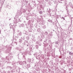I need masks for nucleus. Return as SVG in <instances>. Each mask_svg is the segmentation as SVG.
<instances>
[{
	"label": "nucleus",
	"mask_w": 73,
	"mask_h": 73,
	"mask_svg": "<svg viewBox=\"0 0 73 73\" xmlns=\"http://www.w3.org/2000/svg\"><path fill=\"white\" fill-rule=\"evenodd\" d=\"M7 73H11V71H8Z\"/></svg>",
	"instance_id": "5fc2aeb1"
},
{
	"label": "nucleus",
	"mask_w": 73,
	"mask_h": 73,
	"mask_svg": "<svg viewBox=\"0 0 73 73\" xmlns=\"http://www.w3.org/2000/svg\"><path fill=\"white\" fill-rule=\"evenodd\" d=\"M69 53V54H70V55H71V56H73V52H70Z\"/></svg>",
	"instance_id": "393cba45"
},
{
	"label": "nucleus",
	"mask_w": 73,
	"mask_h": 73,
	"mask_svg": "<svg viewBox=\"0 0 73 73\" xmlns=\"http://www.w3.org/2000/svg\"><path fill=\"white\" fill-rule=\"evenodd\" d=\"M48 21L51 23H52V20H50L49 19L48 20Z\"/></svg>",
	"instance_id": "bb28decb"
},
{
	"label": "nucleus",
	"mask_w": 73,
	"mask_h": 73,
	"mask_svg": "<svg viewBox=\"0 0 73 73\" xmlns=\"http://www.w3.org/2000/svg\"><path fill=\"white\" fill-rule=\"evenodd\" d=\"M44 34L45 35H48V32L45 31Z\"/></svg>",
	"instance_id": "7c9ffc66"
},
{
	"label": "nucleus",
	"mask_w": 73,
	"mask_h": 73,
	"mask_svg": "<svg viewBox=\"0 0 73 73\" xmlns=\"http://www.w3.org/2000/svg\"><path fill=\"white\" fill-rule=\"evenodd\" d=\"M55 43L56 44H58L59 42H58V41H56L55 42Z\"/></svg>",
	"instance_id": "473e14b6"
},
{
	"label": "nucleus",
	"mask_w": 73,
	"mask_h": 73,
	"mask_svg": "<svg viewBox=\"0 0 73 73\" xmlns=\"http://www.w3.org/2000/svg\"><path fill=\"white\" fill-rule=\"evenodd\" d=\"M15 44H16V45H17V42H15Z\"/></svg>",
	"instance_id": "052dcab7"
},
{
	"label": "nucleus",
	"mask_w": 73,
	"mask_h": 73,
	"mask_svg": "<svg viewBox=\"0 0 73 73\" xmlns=\"http://www.w3.org/2000/svg\"><path fill=\"white\" fill-rule=\"evenodd\" d=\"M54 58H56L55 61L56 62H59V56L58 55H56L55 56H54Z\"/></svg>",
	"instance_id": "f03ea898"
},
{
	"label": "nucleus",
	"mask_w": 73,
	"mask_h": 73,
	"mask_svg": "<svg viewBox=\"0 0 73 73\" xmlns=\"http://www.w3.org/2000/svg\"><path fill=\"white\" fill-rule=\"evenodd\" d=\"M40 41H42V39H40Z\"/></svg>",
	"instance_id": "e2e57ef3"
},
{
	"label": "nucleus",
	"mask_w": 73,
	"mask_h": 73,
	"mask_svg": "<svg viewBox=\"0 0 73 73\" xmlns=\"http://www.w3.org/2000/svg\"><path fill=\"white\" fill-rule=\"evenodd\" d=\"M34 58H33L32 60V62H31V63H32V64H33V63H34Z\"/></svg>",
	"instance_id": "cd10ccee"
},
{
	"label": "nucleus",
	"mask_w": 73,
	"mask_h": 73,
	"mask_svg": "<svg viewBox=\"0 0 73 73\" xmlns=\"http://www.w3.org/2000/svg\"><path fill=\"white\" fill-rule=\"evenodd\" d=\"M11 72L12 73H13V72H15V70L14 69H13L11 71Z\"/></svg>",
	"instance_id": "4be33fe9"
},
{
	"label": "nucleus",
	"mask_w": 73,
	"mask_h": 73,
	"mask_svg": "<svg viewBox=\"0 0 73 73\" xmlns=\"http://www.w3.org/2000/svg\"><path fill=\"white\" fill-rule=\"evenodd\" d=\"M52 25H54V22L52 23Z\"/></svg>",
	"instance_id": "338daca9"
},
{
	"label": "nucleus",
	"mask_w": 73,
	"mask_h": 73,
	"mask_svg": "<svg viewBox=\"0 0 73 73\" xmlns=\"http://www.w3.org/2000/svg\"><path fill=\"white\" fill-rule=\"evenodd\" d=\"M39 53L40 54H41V55H42V51H41L39 50Z\"/></svg>",
	"instance_id": "a18cd8bd"
},
{
	"label": "nucleus",
	"mask_w": 73,
	"mask_h": 73,
	"mask_svg": "<svg viewBox=\"0 0 73 73\" xmlns=\"http://www.w3.org/2000/svg\"><path fill=\"white\" fill-rule=\"evenodd\" d=\"M19 42L20 43H22V42H23V40L22 39H19Z\"/></svg>",
	"instance_id": "412c9836"
},
{
	"label": "nucleus",
	"mask_w": 73,
	"mask_h": 73,
	"mask_svg": "<svg viewBox=\"0 0 73 73\" xmlns=\"http://www.w3.org/2000/svg\"><path fill=\"white\" fill-rule=\"evenodd\" d=\"M35 47H36V49H38V45H36L35 46Z\"/></svg>",
	"instance_id": "c85d7f7f"
},
{
	"label": "nucleus",
	"mask_w": 73,
	"mask_h": 73,
	"mask_svg": "<svg viewBox=\"0 0 73 73\" xmlns=\"http://www.w3.org/2000/svg\"><path fill=\"white\" fill-rule=\"evenodd\" d=\"M72 21H73V18H72L71 19V24H72Z\"/></svg>",
	"instance_id": "2f4dec72"
},
{
	"label": "nucleus",
	"mask_w": 73,
	"mask_h": 73,
	"mask_svg": "<svg viewBox=\"0 0 73 73\" xmlns=\"http://www.w3.org/2000/svg\"><path fill=\"white\" fill-rule=\"evenodd\" d=\"M53 36V35L52 34H51L49 35V36Z\"/></svg>",
	"instance_id": "6e6d98bb"
},
{
	"label": "nucleus",
	"mask_w": 73,
	"mask_h": 73,
	"mask_svg": "<svg viewBox=\"0 0 73 73\" xmlns=\"http://www.w3.org/2000/svg\"><path fill=\"white\" fill-rule=\"evenodd\" d=\"M22 44L23 46H24V45H25V43L24 42Z\"/></svg>",
	"instance_id": "49530a36"
},
{
	"label": "nucleus",
	"mask_w": 73,
	"mask_h": 73,
	"mask_svg": "<svg viewBox=\"0 0 73 73\" xmlns=\"http://www.w3.org/2000/svg\"><path fill=\"white\" fill-rule=\"evenodd\" d=\"M47 41H48V40L46 39L45 41H44V42H47Z\"/></svg>",
	"instance_id": "09e8293b"
},
{
	"label": "nucleus",
	"mask_w": 73,
	"mask_h": 73,
	"mask_svg": "<svg viewBox=\"0 0 73 73\" xmlns=\"http://www.w3.org/2000/svg\"><path fill=\"white\" fill-rule=\"evenodd\" d=\"M18 12V13L19 15L22 14V12L21 11H19Z\"/></svg>",
	"instance_id": "aec40b11"
},
{
	"label": "nucleus",
	"mask_w": 73,
	"mask_h": 73,
	"mask_svg": "<svg viewBox=\"0 0 73 73\" xmlns=\"http://www.w3.org/2000/svg\"><path fill=\"white\" fill-rule=\"evenodd\" d=\"M59 3H64V4L63 5V6H65V4L66 3H65V1L64 0H59Z\"/></svg>",
	"instance_id": "423d86ee"
},
{
	"label": "nucleus",
	"mask_w": 73,
	"mask_h": 73,
	"mask_svg": "<svg viewBox=\"0 0 73 73\" xmlns=\"http://www.w3.org/2000/svg\"><path fill=\"white\" fill-rule=\"evenodd\" d=\"M26 38L27 40H29V36H27Z\"/></svg>",
	"instance_id": "c756f323"
},
{
	"label": "nucleus",
	"mask_w": 73,
	"mask_h": 73,
	"mask_svg": "<svg viewBox=\"0 0 73 73\" xmlns=\"http://www.w3.org/2000/svg\"><path fill=\"white\" fill-rule=\"evenodd\" d=\"M62 58V57H61V56H60L59 57V59L60 58Z\"/></svg>",
	"instance_id": "0e129e2a"
},
{
	"label": "nucleus",
	"mask_w": 73,
	"mask_h": 73,
	"mask_svg": "<svg viewBox=\"0 0 73 73\" xmlns=\"http://www.w3.org/2000/svg\"><path fill=\"white\" fill-rule=\"evenodd\" d=\"M50 8H49V11H48V12H49H49H50Z\"/></svg>",
	"instance_id": "603ef678"
},
{
	"label": "nucleus",
	"mask_w": 73,
	"mask_h": 73,
	"mask_svg": "<svg viewBox=\"0 0 73 73\" xmlns=\"http://www.w3.org/2000/svg\"><path fill=\"white\" fill-rule=\"evenodd\" d=\"M41 57V55H38L36 57H35L36 58L37 61L40 62V57Z\"/></svg>",
	"instance_id": "7ed1b4c3"
},
{
	"label": "nucleus",
	"mask_w": 73,
	"mask_h": 73,
	"mask_svg": "<svg viewBox=\"0 0 73 73\" xmlns=\"http://www.w3.org/2000/svg\"><path fill=\"white\" fill-rule=\"evenodd\" d=\"M9 26L10 27V28L11 29L12 28V29H13L14 28V25H12V24L11 23L10 24Z\"/></svg>",
	"instance_id": "ddd939ff"
},
{
	"label": "nucleus",
	"mask_w": 73,
	"mask_h": 73,
	"mask_svg": "<svg viewBox=\"0 0 73 73\" xmlns=\"http://www.w3.org/2000/svg\"><path fill=\"white\" fill-rule=\"evenodd\" d=\"M33 73H37V72H36V71H34L33 72Z\"/></svg>",
	"instance_id": "3c124183"
},
{
	"label": "nucleus",
	"mask_w": 73,
	"mask_h": 73,
	"mask_svg": "<svg viewBox=\"0 0 73 73\" xmlns=\"http://www.w3.org/2000/svg\"><path fill=\"white\" fill-rule=\"evenodd\" d=\"M8 68H10V69H11H11H12V68L11 67V66H7Z\"/></svg>",
	"instance_id": "c9c22d12"
},
{
	"label": "nucleus",
	"mask_w": 73,
	"mask_h": 73,
	"mask_svg": "<svg viewBox=\"0 0 73 73\" xmlns=\"http://www.w3.org/2000/svg\"><path fill=\"white\" fill-rule=\"evenodd\" d=\"M16 49L19 50L20 53H23V49H22V48H19L18 47H17L16 48Z\"/></svg>",
	"instance_id": "20e7f679"
},
{
	"label": "nucleus",
	"mask_w": 73,
	"mask_h": 73,
	"mask_svg": "<svg viewBox=\"0 0 73 73\" xmlns=\"http://www.w3.org/2000/svg\"><path fill=\"white\" fill-rule=\"evenodd\" d=\"M50 55H51V54H50V52H48L47 53V56L48 57H50Z\"/></svg>",
	"instance_id": "6ab92c4d"
},
{
	"label": "nucleus",
	"mask_w": 73,
	"mask_h": 73,
	"mask_svg": "<svg viewBox=\"0 0 73 73\" xmlns=\"http://www.w3.org/2000/svg\"><path fill=\"white\" fill-rule=\"evenodd\" d=\"M23 63L24 65V66L26 68H27V67L30 68L31 65V64H27V62L25 61H23Z\"/></svg>",
	"instance_id": "f257e3e1"
},
{
	"label": "nucleus",
	"mask_w": 73,
	"mask_h": 73,
	"mask_svg": "<svg viewBox=\"0 0 73 73\" xmlns=\"http://www.w3.org/2000/svg\"><path fill=\"white\" fill-rule=\"evenodd\" d=\"M19 64L20 65H24V63H23V62L22 61H21L20 62H19Z\"/></svg>",
	"instance_id": "2eb2a0df"
},
{
	"label": "nucleus",
	"mask_w": 73,
	"mask_h": 73,
	"mask_svg": "<svg viewBox=\"0 0 73 73\" xmlns=\"http://www.w3.org/2000/svg\"><path fill=\"white\" fill-rule=\"evenodd\" d=\"M32 41H34V42H35V41H36V39L33 38L32 39Z\"/></svg>",
	"instance_id": "ea45409f"
},
{
	"label": "nucleus",
	"mask_w": 73,
	"mask_h": 73,
	"mask_svg": "<svg viewBox=\"0 0 73 73\" xmlns=\"http://www.w3.org/2000/svg\"><path fill=\"white\" fill-rule=\"evenodd\" d=\"M45 1H46V2H48V0H45Z\"/></svg>",
	"instance_id": "69168bd1"
},
{
	"label": "nucleus",
	"mask_w": 73,
	"mask_h": 73,
	"mask_svg": "<svg viewBox=\"0 0 73 73\" xmlns=\"http://www.w3.org/2000/svg\"><path fill=\"white\" fill-rule=\"evenodd\" d=\"M63 72H64V73H66V70H64Z\"/></svg>",
	"instance_id": "bf43d9fd"
},
{
	"label": "nucleus",
	"mask_w": 73,
	"mask_h": 73,
	"mask_svg": "<svg viewBox=\"0 0 73 73\" xmlns=\"http://www.w3.org/2000/svg\"><path fill=\"white\" fill-rule=\"evenodd\" d=\"M39 14H40V15H42V14L43 13L42 11H40L39 12Z\"/></svg>",
	"instance_id": "5701e85b"
},
{
	"label": "nucleus",
	"mask_w": 73,
	"mask_h": 73,
	"mask_svg": "<svg viewBox=\"0 0 73 73\" xmlns=\"http://www.w3.org/2000/svg\"><path fill=\"white\" fill-rule=\"evenodd\" d=\"M13 56H11V55H10L9 58H13Z\"/></svg>",
	"instance_id": "4c0bfd02"
},
{
	"label": "nucleus",
	"mask_w": 73,
	"mask_h": 73,
	"mask_svg": "<svg viewBox=\"0 0 73 73\" xmlns=\"http://www.w3.org/2000/svg\"><path fill=\"white\" fill-rule=\"evenodd\" d=\"M27 15L29 16H31V13H28Z\"/></svg>",
	"instance_id": "79ce46f5"
},
{
	"label": "nucleus",
	"mask_w": 73,
	"mask_h": 73,
	"mask_svg": "<svg viewBox=\"0 0 73 73\" xmlns=\"http://www.w3.org/2000/svg\"><path fill=\"white\" fill-rule=\"evenodd\" d=\"M16 72H18V73H20V68H19L18 69L16 70Z\"/></svg>",
	"instance_id": "4468645a"
},
{
	"label": "nucleus",
	"mask_w": 73,
	"mask_h": 73,
	"mask_svg": "<svg viewBox=\"0 0 73 73\" xmlns=\"http://www.w3.org/2000/svg\"><path fill=\"white\" fill-rule=\"evenodd\" d=\"M18 22H19V21H16V22H14V27H16V26L17 25V23H18Z\"/></svg>",
	"instance_id": "9b49d317"
},
{
	"label": "nucleus",
	"mask_w": 73,
	"mask_h": 73,
	"mask_svg": "<svg viewBox=\"0 0 73 73\" xmlns=\"http://www.w3.org/2000/svg\"><path fill=\"white\" fill-rule=\"evenodd\" d=\"M42 23H45V21H44L43 20H42Z\"/></svg>",
	"instance_id": "f704fd0d"
},
{
	"label": "nucleus",
	"mask_w": 73,
	"mask_h": 73,
	"mask_svg": "<svg viewBox=\"0 0 73 73\" xmlns=\"http://www.w3.org/2000/svg\"><path fill=\"white\" fill-rule=\"evenodd\" d=\"M36 44H38V45L39 46H41V43L40 42L37 41L36 42Z\"/></svg>",
	"instance_id": "6e6552de"
},
{
	"label": "nucleus",
	"mask_w": 73,
	"mask_h": 73,
	"mask_svg": "<svg viewBox=\"0 0 73 73\" xmlns=\"http://www.w3.org/2000/svg\"><path fill=\"white\" fill-rule=\"evenodd\" d=\"M7 60V58H2L1 59V61H5Z\"/></svg>",
	"instance_id": "a211bd4d"
},
{
	"label": "nucleus",
	"mask_w": 73,
	"mask_h": 73,
	"mask_svg": "<svg viewBox=\"0 0 73 73\" xmlns=\"http://www.w3.org/2000/svg\"><path fill=\"white\" fill-rule=\"evenodd\" d=\"M15 40H17V36H15Z\"/></svg>",
	"instance_id": "e433bc0d"
},
{
	"label": "nucleus",
	"mask_w": 73,
	"mask_h": 73,
	"mask_svg": "<svg viewBox=\"0 0 73 73\" xmlns=\"http://www.w3.org/2000/svg\"><path fill=\"white\" fill-rule=\"evenodd\" d=\"M25 2L27 4V3H28V1H25Z\"/></svg>",
	"instance_id": "8fccbe9b"
},
{
	"label": "nucleus",
	"mask_w": 73,
	"mask_h": 73,
	"mask_svg": "<svg viewBox=\"0 0 73 73\" xmlns=\"http://www.w3.org/2000/svg\"><path fill=\"white\" fill-rule=\"evenodd\" d=\"M43 28H44V29H45V28H46V26L44 25L43 26Z\"/></svg>",
	"instance_id": "58836bf2"
},
{
	"label": "nucleus",
	"mask_w": 73,
	"mask_h": 73,
	"mask_svg": "<svg viewBox=\"0 0 73 73\" xmlns=\"http://www.w3.org/2000/svg\"><path fill=\"white\" fill-rule=\"evenodd\" d=\"M22 33H21V31H20L18 33V37H20V36H22Z\"/></svg>",
	"instance_id": "f8f14e48"
},
{
	"label": "nucleus",
	"mask_w": 73,
	"mask_h": 73,
	"mask_svg": "<svg viewBox=\"0 0 73 73\" xmlns=\"http://www.w3.org/2000/svg\"><path fill=\"white\" fill-rule=\"evenodd\" d=\"M9 56H10V54H9V55L8 56H6V59L8 58V57H9Z\"/></svg>",
	"instance_id": "72a5a7b5"
},
{
	"label": "nucleus",
	"mask_w": 73,
	"mask_h": 73,
	"mask_svg": "<svg viewBox=\"0 0 73 73\" xmlns=\"http://www.w3.org/2000/svg\"><path fill=\"white\" fill-rule=\"evenodd\" d=\"M42 5H40L39 6H38V7L37 8V9L38 11H40V10H41V8H42Z\"/></svg>",
	"instance_id": "0eeeda50"
},
{
	"label": "nucleus",
	"mask_w": 73,
	"mask_h": 73,
	"mask_svg": "<svg viewBox=\"0 0 73 73\" xmlns=\"http://www.w3.org/2000/svg\"><path fill=\"white\" fill-rule=\"evenodd\" d=\"M26 36L25 35H24V36L23 37V40H24L25 39V38H26Z\"/></svg>",
	"instance_id": "a878e982"
},
{
	"label": "nucleus",
	"mask_w": 73,
	"mask_h": 73,
	"mask_svg": "<svg viewBox=\"0 0 73 73\" xmlns=\"http://www.w3.org/2000/svg\"><path fill=\"white\" fill-rule=\"evenodd\" d=\"M48 16H50H50H51V14L50 13H49L48 14Z\"/></svg>",
	"instance_id": "de8ad7c7"
},
{
	"label": "nucleus",
	"mask_w": 73,
	"mask_h": 73,
	"mask_svg": "<svg viewBox=\"0 0 73 73\" xmlns=\"http://www.w3.org/2000/svg\"><path fill=\"white\" fill-rule=\"evenodd\" d=\"M34 69H35V70H36V71H39L40 70V68L36 67H34Z\"/></svg>",
	"instance_id": "1a4fd4ad"
},
{
	"label": "nucleus",
	"mask_w": 73,
	"mask_h": 73,
	"mask_svg": "<svg viewBox=\"0 0 73 73\" xmlns=\"http://www.w3.org/2000/svg\"><path fill=\"white\" fill-rule=\"evenodd\" d=\"M62 18L64 20H65V18L64 17H62Z\"/></svg>",
	"instance_id": "864d4df0"
},
{
	"label": "nucleus",
	"mask_w": 73,
	"mask_h": 73,
	"mask_svg": "<svg viewBox=\"0 0 73 73\" xmlns=\"http://www.w3.org/2000/svg\"><path fill=\"white\" fill-rule=\"evenodd\" d=\"M37 31L38 32L40 33V32H41V29L40 28H38L37 29Z\"/></svg>",
	"instance_id": "f3484780"
},
{
	"label": "nucleus",
	"mask_w": 73,
	"mask_h": 73,
	"mask_svg": "<svg viewBox=\"0 0 73 73\" xmlns=\"http://www.w3.org/2000/svg\"><path fill=\"white\" fill-rule=\"evenodd\" d=\"M27 46H29V44H27Z\"/></svg>",
	"instance_id": "774afa93"
},
{
	"label": "nucleus",
	"mask_w": 73,
	"mask_h": 73,
	"mask_svg": "<svg viewBox=\"0 0 73 73\" xmlns=\"http://www.w3.org/2000/svg\"><path fill=\"white\" fill-rule=\"evenodd\" d=\"M23 33L24 34H25L26 35H28V33L25 30H24L23 31Z\"/></svg>",
	"instance_id": "9d476101"
},
{
	"label": "nucleus",
	"mask_w": 73,
	"mask_h": 73,
	"mask_svg": "<svg viewBox=\"0 0 73 73\" xmlns=\"http://www.w3.org/2000/svg\"><path fill=\"white\" fill-rule=\"evenodd\" d=\"M19 21H20V22L21 21V20H20V19H19Z\"/></svg>",
	"instance_id": "680f3d73"
},
{
	"label": "nucleus",
	"mask_w": 73,
	"mask_h": 73,
	"mask_svg": "<svg viewBox=\"0 0 73 73\" xmlns=\"http://www.w3.org/2000/svg\"><path fill=\"white\" fill-rule=\"evenodd\" d=\"M67 58L68 59H70V58H71V56H69V57H67Z\"/></svg>",
	"instance_id": "c03bdc74"
},
{
	"label": "nucleus",
	"mask_w": 73,
	"mask_h": 73,
	"mask_svg": "<svg viewBox=\"0 0 73 73\" xmlns=\"http://www.w3.org/2000/svg\"><path fill=\"white\" fill-rule=\"evenodd\" d=\"M26 20H29V18H27V17H26Z\"/></svg>",
	"instance_id": "4d7b16f0"
},
{
	"label": "nucleus",
	"mask_w": 73,
	"mask_h": 73,
	"mask_svg": "<svg viewBox=\"0 0 73 73\" xmlns=\"http://www.w3.org/2000/svg\"><path fill=\"white\" fill-rule=\"evenodd\" d=\"M24 42L25 44V43H28V42L27 40H25Z\"/></svg>",
	"instance_id": "a19ab883"
},
{
	"label": "nucleus",
	"mask_w": 73,
	"mask_h": 73,
	"mask_svg": "<svg viewBox=\"0 0 73 73\" xmlns=\"http://www.w3.org/2000/svg\"><path fill=\"white\" fill-rule=\"evenodd\" d=\"M27 61L28 62H31V59H29L27 60Z\"/></svg>",
	"instance_id": "b1692460"
},
{
	"label": "nucleus",
	"mask_w": 73,
	"mask_h": 73,
	"mask_svg": "<svg viewBox=\"0 0 73 73\" xmlns=\"http://www.w3.org/2000/svg\"><path fill=\"white\" fill-rule=\"evenodd\" d=\"M37 23H39L41 21V19L40 18H37Z\"/></svg>",
	"instance_id": "dca6fc26"
},
{
	"label": "nucleus",
	"mask_w": 73,
	"mask_h": 73,
	"mask_svg": "<svg viewBox=\"0 0 73 73\" xmlns=\"http://www.w3.org/2000/svg\"><path fill=\"white\" fill-rule=\"evenodd\" d=\"M2 47V49H4V47H5V46H3Z\"/></svg>",
	"instance_id": "13d9d810"
},
{
	"label": "nucleus",
	"mask_w": 73,
	"mask_h": 73,
	"mask_svg": "<svg viewBox=\"0 0 73 73\" xmlns=\"http://www.w3.org/2000/svg\"><path fill=\"white\" fill-rule=\"evenodd\" d=\"M46 49V50H47L48 51H49V50H49V48L48 47Z\"/></svg>",
	"instance_id": "37998d69"
},
{
	"label": "nucleus",
	"mask_w": 73,
	"mask_h": 73,
	"mask_svg": "<svg viewBox=\"0 0 73 73\" xmlns=\"http://www.w3.org/2000/svg\"><path fill=\"white\" fill-rule=\"evenodd\" d=\"M6 48L7 50L8 51V50L10 51L11 50V49L12 48V47L9 46L8 45H7L5 47Z\"/></svg>",
	"instance_id": "39448f33"
}]
</instances>
